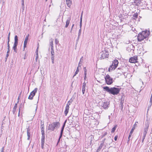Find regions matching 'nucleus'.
Instances as JSON below:
<instances>
[{
	"mask_svg": "<svg viewBox=\"0 0 152 152\" xmlns=\"http://www.w3.org/2000/svg\"><path fill=\"white\" fill-rule=\"evenodd\" d=\"M118 138V137L117 136H115L114 137V140L115 141H116Z\"/></svg>",
	"mask_w": 152,
	"mask_h": 152,
	"instance_id": "nucleus-47",
	"label": "nucleus"
},
{
	"mask_svg": "<svg viewBox=\"0 0 152 152\" xmlns=\"http://www.w3.org/2000/svg\"><path fill=\"white\" fill-rule=\"evenodd\" d=\"M134 4L137 6H145L146 4V2L145 0H135Z\"/></svg>",
	"mask_w": 152,
	"mask_h": 152,
	"instance_id": "nucleus-6",
	"label": "nucleus"
},
{
	"mask_svg": "<svg viewBox=\"0 0 152 152\" xmlns=\"http://www.w3.org/2000/svg\"><path fill=\"white\" fill-rule=\"evenodd\" d=\"M23 104H20V108H19V109H20V108H22V107H23Z\"/></svg>",
	"mask_w": 152,
	"mask_h": 152,
	"instance_id": "nucleus-48",
	"label": "nucleus"
},
{
	"mask_svg": "<svg viewBox=\"0 0 152 152\" xmlns=\"http://www.w3.org/2000/svg\"><path fill=\"white\" fill-rule=\"evenodd\" d=\"M86 84L85 82H84L83 84V86L82 87V91L83 94H84L85 91L86 89Z\"/></svg>",
	"mask_w": 152,
	"mask_h": 152,
	"instance_id": "nucleus-18",
	"label": "nucleus"
},
{
	"mask_svg": "<svg viewBox=\"0 0 152 152\" xmlns=\"http://www.w3.org/2000/svg\"><path fill=\"white\" fill-rule=\"evenodd\" d=\"M147 133H145V132H143V135H145V136H146V134H147Z\"/></svg>",
	"mask_w": 152,
	"mask_h": 152,
	"instance_id": "nucleus-53",
	"label": "nucleus"
},
{
	"mask_svg": "<svg viewBox=\"0 0 152 152\" xmlns=\"http://www.w3.org/2000/svg\"><path fill=\"white\" fill-rule=\"evenodd\" d=\"M55 43H56V45L58 44L59 42L58 40L57 39H55Z\"/></svg>",
	"mask_w": 152,
	"mask_h": 152,
	"instance_id": "nucleus-34",
	"label": "nucleus"
},
{
	"mask_svg": "<svg viewBox=\"0 0 152 152\" xmlns=\"http://www.w3.org/2000/svg\"><path fill=\"white\" fill-rule=\"evenodd\" d=\"M145 136H146L143 135L142 138H143V139H145Z\"/></svg>",
	"mask_w": 152,
	"mask_h": 152,
	"instance_id": "nucleus-55",
	"label": "nucleus"
},
{
	"mask_svg": "<svg viewBox=\"0 0 152 152\" xmlns=\"http://www.w3.org/2000/svg\"><path fill=\"white\" fill-rule=\"evenodd\" d=\"M106 83L108 85H110L113 83V79L107 74L104 77Z\"/></svg>",
	"mask_w": 152,
	"mask_h": 152,
	"instance_id": "nucleus-8",
	"label": "nucleus"
},
{
	"mask_svg": "<svg viewBox=\"0 0 152 152\" xmlns=\"http://www.w3.org/2000/svg\"><path fill=\"white\" fill-rule=\"evenodd\" d=\"M18 36L17 35H15V42L12 47L15 53H17L18 51L17 46L18 45Z\"/></svg>",
	"mask_w": 152,
	"mask_h": 152,
	"instance_id": "nucleus-7",
	"label": "nucleus"
},
{
	"mask_svg": "<svg viewBox=\"0 0 152 152\" xmlns=\"http://www.w3.org/2000/svg\"><path fill=\"white\" fill-rule=\"evenodd\" d=\"M29 36V34H28L25 37V40L24 42V45H23V51L25 50V48L26 47V45H27L28 41V39Z\"/></svg>",
	"mask_w": 152,
	"mask_h": 152,
	"instance_id": "nucleus-14",
	"label": "nucleus"
},
{
	"mask_svg": "<svg viewBox=\"0 0 152 152\" xmlns=\"http://www.w3.org/2000/svg\"><path fill=\"white\" fill-rule=\"evenodd\" d=\"M70 104V101L68 102L67 104L66 105L65 110L64 111V113L65 116H66L68 113L69 109V105Z\"/></svg>",
	"mask_w": 152,
	"mask_h": 152,
	"instance_id": "nucleus-15",
	"label": "nucleus"
},
{
	"mask_svg": "<svg viewBox=\"0 0 152 152\" xmlns=\"http://www.w3.org/2000/svg\"><path fill=\"white\" fill-rule=\"evenodd\" d=\"M16 109L13 108L12 112L14 114H15V112L16 111Z\"/></svg>",
	"mask_w": 152,
	"mask_h": 152,
	"instance_id": "nucleus-39",
	"label": "nucleus"
},
{
	"mask_svg": "<svg viewBox=\"0 0 152 152\" xmlns=\"http://www.w3.org/2000/svg\"><path fill=\"white\" fill-rule=\"evenodd\" d=\"M41 133L42 135H45V131H41Z\"/></svg>",
	"mask_w": 152,
	"mask_h": 152,
	"instance_id": "nucleus-44",
	"label": "nucleus"
},
{
	"mask_svg": "<svg viewBox=\"0 0 152 152\" xmlns=\"http://www.w3.org/2000/svg\"><path fill=\"white\" fill-rule=\"evenodd\" d=\"M81 31V28H80V29H79V33H78V38H79L80 36V35Z\"/></svg>",
	"mask_w": 152,
	"mask_h": 152,
	"instance_id": "nucleus-30",
	"label": "nucleus"
},
{
	"mask_svg": "<svg viewBox=\"0 0 152 152\" xmlns=\"http://www.w3.org/2000/svg\"><path fill=\"white\" fill-rule=\"evenodd\" d=\"M104 89L109 93L113 95H117L120 91V89L115 87L110 88L107 86L104 87Z\"/></svg>",
	"mask_w": 152,
	"mask_h": 152,
	"instance_id": "nucleus-1",
	"label": "nucleus"
},
{
	"mask_svg": "<svg viewBox=\"0 0 152 152\" xmlns=\"http://www.w3.org/2000/svg\"><path fill=\"white\" fill-rule=\"evenodd\" d=\"M4 126H3V124H2L1 126V132H2V129L3 128Z\"/></svg>",
	"mask_w": 152,
	"mask_h": 152,
	"instance_id": "nucleus-50",
	"label": "nucleus"
},
{
	"mask_svg": "<svg viewBox=\"0 0 152 152\" xmlns=\"http://www.w3.org/2000/svg\"><path fill=\"white\" fill-rule=\"evenodd\" d=\"M53 39H51L50 40V45L51 46V48H53Z\"/></svg>",
	"mask_w": 152,
	"mask_h": 152,
	"instance_id": "nucleus-22",
	"label": "nucleus"
},
{
	"mask_svg": "<svg viewBox=\"0 0 152 152\" xmlns=\"http://www.w3.org/2000/svg\"><path fill=\"white\" fill-rule=\"evenodd\" d=\"M133 133H132V132H130L129 134V137H128L129 138V137H130L131 136H132V134Z\"/></svg>",
	"mask_w": 152,
	"mask_h": 152,
	"instance_id": "nucleus-43",
	"label": "nucleus"
},
{
	"mask_svg": "<svg viewBox=\"0 0 152 152\" xmlns=\"http://www.w3.org/2000/svg\"><path fill=\"white\" fill-rule=\"evenodd\" d=\"M30 130L29 128L27 129V135L28 136L27 140H29L30 137Z\"/></svg>",
	"mask_w": 152,
	"mask_h": 152,
	"instance_id": "nucleus-20",
	"label": "nucleus"
},
{
	"mask_svg": "<svg viewBox=\"0 0 152 152\" xmlns=\"http://www.w3.org/2000/svg\"><path fill=\"white\" fill-rule=\"evenodd\" d=\"M79 67L78 66L77 68V70L75 72V73H76V74H77V73H78L79 71V69H78V68H79Z\"/></svg>",
	"mask_w": 152,
	"mask_h": 152,
	"instance_id": "nucleus-35",
	"label": "nucleus"
},
{
	"mask_svg": "<svg viewBox=\"0 0 152 152\" xmlns=\"http://www.w3.org/2000/svg\"><path fill=\"white\" fill-rule=\"evenodd\" d=\"M135 129V126H133L132 128V129L131 130L130 132H132V133H133V132H134V129Z\"/></svg>",
	"mask_w": 152,
	"mask_h": 152,
	"instance_id": "nucleus-33",
	"label": "nucleus"
},
{
	"mask_svg": "<svg viewBox=\"0 0 152 152\" xmlns=\"http://www.w3.org/2000/svg\"><path fill=\"white\" fill-rule=\"evenodd\" d=\"M82 15H81V17H80V19H81V20H82Z\"/></svg>",
	"mask_w": 152,
	"mask_h": 152,
	"instance_id": "nucleus-61",
	"label": "nucleus"
},
{
	"mask_svg": "<svg viewBox=\"0 0 152 152\" xmlns=\"http://www.w3.org/2000/svg\"><path fill=\"white\" fill-rule=\"evenodd\" d=\"M55 57V53L53 48H51V59L53 64L54 63Z\"/></svg>",
	"mask_w": 152,
	"mask_h": 152,
	"instance_id": "nucleus-12",
	"label": "nucleus"
},
{
	"mask_svg": "<svg viewBox=\"0 0 152 152\" xmlns=\"http://www.w3.org/2000/svg\"><path fill=\"white\" fill-rule=\"evenodd\" d=\"M117 125H115V126L112 129V130H111V132L112 133H113L114 132L116 129V128L117 127Z\"/></svg>",
	"mask_w": 152,
	"mask_h": 152,
	"instance_id": "nucleus-24",
	"label": "nucleus"
},
{
	"mask_svg": "<svg viewBox=\"0 0 152 152\" xmlns=\"http://www.w3.org/2000/svg\"><path fill=\"white\" fill-rule=\"evenodd\" d=\"M18 103V102H17V103H16V104H15V106H14V107H13V108H14V109H16V108H17V103Z\"/></svg>",
	"mask_w": 152,
	"mask_h": 152,
	"instance_id": "nucleus-36",
	"label": "nucleus"
},
{
	"mask_svg": "<svg viewBox=\"0 0 152 152\" xmlns=\"http://www.w3.org/2000/svg\"><path fill=\"white\" fill-rule=\"evenodd\" d=\"M10 32H9L8 35V37H10Z\"/></svg>",
	"mask_w": 152,
	"mask_h": 152,
	"instance_id": "nucleus-57",
	"label": "nucleus"
},
{
	"mask_svg": "<svg viewBox=\"0 0 152 152\" xmlns=\"http://www.w3.org/2000/svg\"><path fill=\"white\" fill-rule=\"evenodd\" d=\"M110 103L107 101L102 102L99 103V104L101 107H102L104 109H107Z\"/></svg>",
	"mask_w": 152,
	"mask_h": 152,
	"instance_id": "nucleus-9",
	"label": "nucleus"
},
{
	"mask_svg": "<svg viewBox=\"0 0 152 152\" xmlns=\"http://www.w3.org/2000/svg\"><path fill=\"white\" fill-rule=\"evenodd\" d=\"M74 25V24H73L72 25V28H71V30H70V32L71 33L72 31V29H73V26Z\"/></svg>",
	"mask_w": 152,
	"mask_h": 152,
	"instance_id": "nucleus-42",
	"label": "nucleus"
},
{
	"mask_svg": "<svg viewBox=\"0 0 152 152\" xmlns=\"http://www.w3.org/2000/svg\"><path fill=\"white\" fill-rule=\"evenodd\" d=\"M123 101L121 100V102L120 104V107H121L122 108L123 107Z\"/></svg>",
	"mask_w": 152,
	"mask_h": 152,
	"instance_id": "nucleus-29",
	"label": "nucleus"
},
{
	"mask_svg": "<svg viewBox=\"0 0 152 152\" xmlns=\"http://www.w3.org/2000/svg\"><path fill=\"white\" fill-rule=\"evenodd\" d=\"M8 53H7V55H6V57H8V56H9Z\"/></svg>",
	"mask_w": 152,
	"mask_h": 152,
	"instance_id": "nucleus-58",
	"label": "nucleus"
},
{
	"mask_svg": "<svg viewBox=\"0 0 152 152\" xmlns=\"http://www.w3.org/2000/svg\"><path fill=\"white\" fill-rule=\"evenodd\" d=\"M86 76H84V79L85 80H86Z\"/></svg>",
	"mask_w": 152,
	"mask_h": 152,
	"instance_id": "nucleus-59",
	"label": "nucleus"
},
{
	"mask_svg": "<svg viewBox=\"0 0 152 152\" xmlns=\"http://www.w3.org/2000/svg\"><path fill=\"white\" fill-rule=\"evenodd\" d=\"M109 52L107 50L102 51L100 52L99 54L100 56V58L104 59L105 58H107L109 55Z\"/></svg>",
	"mask_w": 152,
	"mask_h": 152,
	"instance_id": "nucleus-5",
	"label": "nucleus"
},
{
	"mask_svg": "<svg viewBox=\"0 0 152 152\" xmlns=\"http://www.w3.org/2000/svg\"><path fill=\"white\" fill-rule=\"evenodd\" d=\"M149 103H152V97H151V98H150V101L149 102Z\"/></svg>",
	"mask_w": 152,
	"mask_h": 152,
	"instance_id": "nucleus-49",
	"label": "nucleus"
},
{
	"mask_svg": "<svg viewBox=\"0 0 152 152\" xmlns=\"http://www.w3.org/2000/svg\"><path fill=\"white\" fill-rule=\"evenodd\" d=\"M20 109H19V111H18V116H19V115H20Z\"/></svg>",
	"mask_w": 152,
	"mask_h": 152,
	"instance_id": "nucleus-54",
	"label": "nucleus"
},
{
	"mask_svg": "<svg viewBox=\"0 0 152 152\" xmlns=\"http://www.w3.org/2000/svg\"><path fill=\"white\" fill-rule=\"evenodd\" d=\"M66 121V120L65 121V122H64V123L63 124V125L62 126V127L61 128V132H60V136H59V139L58 140V142H59L60 139L61 138V137L62 136L63 133V132L64 131V128L65 127Z\"/></svg>",
	"mask_w": 152,
	"mask_h": 152,
	"instance_id": "nucleus-13",
	"label": "nucleus"
},
{
	"mask_svg": "<svg viewBox=\"0 0 152 152\" xmlns=\"http://www.w3.org/2000/svg\"><path fill=\"white\" fill-rule=\"evenodd\" d=\"M136 125H137V124H135L133 126H135H135Z\"/></svg>",
	"mask_w": 152,
	"mask_h": 152,
	"instance_id": "nucleus-64",
	"label": "nucleus"
},
{
	"mask_svg": "<svg viewBox=\"0 0 152 152\" xmlns=\"http://www.w3.org/2000/svg\"><path fill=\"white\" fill-rule=\"evenodd\" d=\"M10 37H8V42H10Z\"/></svg>",
	"mask_w": 152,
	"mask_h": 152,
	"instance_id": "nucleus-52",
	"label": "nucleus"
},
{
	"mask_svg": "<svg viewBox=\"0 0 152 152\" xmlns=\"http://www.w3.org/2000/svg\"><path fill=\"white\" fill-rule=\"evenodd\" d=\"M146 31H142V33L138 34L137 37V40L138 41L140 42L146 38L147 35L145 34Z\"/></svg>",
	"mask_w": 152,
	"mask_h": 152,
	"instance_id": "nucleus-4",
	"label": "nucleus"
},
{
	"mask_svg": "<svg viewBox=\"0 0 152 152\" xmlns=\"http://www.w3.org/2000/svg\"><path fill=\"white\" fill-rule=\"evenodd\" d=\"M77 74H76V73L75 72V74L73 76V77H74Z\"/></svg>",
	"mask_w": 152,
	"mask_h": 152,
	"instance_id": "nucleus-60",
	"label": "nucleus"
},
{
	"mask_svg": "<svg viewBox=\"0 0 152 152\" xmlns=\"http://www.w3.org/2000/svg\"><path fill=\"white\" fill-rule=\"evenodd\" d=\"M4 147H2L1 150V152H4Z\"/></svg>",
	"mask_w": 152,
	"mask_h": 152,
	"instance_id": "nucleus-45",
	"label": "nucleus"
},
{
	"mask_svg": "<svg viewBox=\"0 0 152 152\" xmlns=\"http://www.w3.org/2000/svg\"><path fill=\"white\" fill-rule=\"evenodd\" d=\"M80 28H81L82 26V20L80 19Z\"/></svg>",
	"mask_w": 152,
	"mask_h": 152,
	"instance_id": "nucleus-37",
	"label": "nucleus"
},
{
	"mask_svg": "<svg viewBox=\"0 0 152 152\" xmlns=\"http://www.w3.org/2000/svg\"><path fill=\"white\" fill-rule=\"evenodd\" d=\"M39 44H38V45H37V50H36V58H35V59H36V61H37V59H38V48H39Z\"/></svg>",
	"mask_w": 152,
	"mask_h": 152,
	"instance_id": "nucleus-21",
	"label": "nucleus"
},
{
	"mask_svg": "<svg viewBox=\"0 0 152 152\" xmlns=\"http://www.w3.org/2000/svg\"><path fill=\"white\" fill-rule=\"evenodd\" d=\"M144 139H143V138L142 139V142H143L144 141Z\"/></svg>",
	"mask_w": 152,
	"mask_h": 152,
	"instance_id": "nucleus-62",
	"label": "nucleus"
},
{
	"mask_svg": "<svg viewBox=\"0 0 152 152\" xmlns=\"http://www.w3.org/2000/svg\"><path fill=\"white\" fill-rule=\"evenodd\" d=\"M130 140V137H129L128 138V141H127V143H128L129 141V140Z\"/></svg>",
	"mask_w": 152,
	"mask_h": 152,
	"instance_id": "nucleus-51",
	"label": "nucleus"
},
{
	"mask_svg": "<svg viewBox=\"0 0 152 152\" xmlns=\"http://www.w3.org/2000/svg\"><path fill=\"white\" fill-rule=\"evenodd\" d=\"M83 70H84V72H87V69H86V67H84L83 68Z\"/></svg>",
	"mask_w": 152,
	"mask_h": 152,
	"instance_id": "nucleus-46",
	"label": "nucleus"
},
{
	"mask_svg": "<svg viewBox=\"0 0 152 152\" xmlns=\"http://www.w3.org/2000/svg\"><path fill=\"white\" fill-rule=\"evenodd\" d=\"M45 135H42L41 138V141H45Z\"/></svg>",
	"mask_w": 152,
	"mask_h": 152,
	"instance_id": "nucleus-32",
	"label": "nucleus"
},
{
	"mask_svg": "<svg viewBox=\"0 0 152 152\" xmlns=\"http://www.w3.org/2000/svg\"><path fill=\"white\" fill-rule=\"evenodd\" d=\"M133 16L134 18H137V17L138 16L137 14V13L134 14L133 15Z\"/></svg>",
	"mask_w": 152,
	"mask_h": 152,
	"instance_id": "nucleus-38",
	"label": "nucleus"
},
{
	"mask_svg": "<svg viewBox=\"0 0 152 152\" xmlns=\"http://www.w3.org/2000/svg\"><path fill=\"white\" fill-rule=\"evenodd\" d=\"M137 56H135L130 58L129 59V61L132 63H135L138 62Z\"/></svg>",
	"mask_w": 152,
	"mask_h": 152,
	"instance_id": "nucleus-11",
	"label": "nucleus"
},
{
	"mask_svg": "<svg viewBox=\"0 0 152 152\" xmlns=\"http://www.w3.org/2000/svg\"><path fill=\"white\" fill-rule=\"evenodd\" d=\"M118 62L117 60H115L113 61L112 65L109 67L108 69V71L111 72L112 70H113L117 67Z\"/></svg>",
	"mask_w": 152,
	"mask_h": 152,
	"instance_id": "nucleus-3",
	"label": "nucleus"
},
{
	"mask_svg": "<svg viewBox=\"0 0 152 152\" xmlns=\"http://www.w3.org/2000/svg\"><path fill=\"white\" fill-rule=\"evenodd\" d=\"M105 140V139H104V140H103L102 142L101 143V144L99 146L98 149H97V152H99V151L102 149V147L104 146V143Z\"/></svg>",
	"mask_w": 152,
	"mask_h": 152,
	"instance_id": "nucleus-16",
	"label": "nucleus"
},
{
	"mask_svg": "<svg viewBox=\"0 0 152 152\" xmlns=\"http://www.w3.org/2000/svg\"><path fill=\"white\" fill-rule=\"evenodd\" d=\"M21 4L22 6V8L23 10L24 9V1H21Z\"/></svg>",
	"mask_w": 152,
	"mask_h": 152,
	"instance_id": "nucleus-27",
	"label": "nucleus"
},
{
	"mask_svg": "<svg viewBox=\"0 0 152 152\" xmlns=\"http://www.w3.org/2000/svg\"><path fill=\"white\" fill-rule=\"evenodd\" d=\"M87 75V72H84V76Z\"/></svg>",
	"mask_w": 152,
	"mask_h": 152,
	"instance_id": "nucleus-56",
	"label": "nucleus"
},
{
	"mask_svg": "<svg viewBox=\"0 0 152 152\" xmlns=\"http://www.w3.org/2000/svg\"><path fill=\"white\" fill-rule=\"evenodd\" d=\"M148 126H147L144 129V131L143 132L146 133H147V132L148 129Z\"/></svg>",
	"mask_w": 152,
	"mask_h": 152,
	"instance_id": "nucleus-25",
	"label": "nucleus"
},
{
	"mask_svg": "<svg viewBox=\"0 0 152 152\" xmlns=\"http://www.w3.org/2000/svg\"><path fill=\"white\" fill-rule=\"evenodd\" d=\"M107 133L106 132H105L104 134H103L102 135V137H104L105 135H107Z\"/></svg>",
	"mask_w": 152,
	"mask_h": 152,
	"instance_id": "nucleus-40",
	"label": "nucleus"
},
{
	"mask_svg": "<svg viewBox=\"0 0 152 152\" xmlns=\"http://www.w3.org/2000/svg\"><path fill=\"white\" fill-rule=\"evenodd\" d=\"M60 126V123L58 122H54L49 124L48 127V130L54 131L55 129H58Z\"/></svg>",
	"mask_w": 152,
	"mask_h": 152,
	"instance_id": "nucleus-2",
	"label": "nucleus"
},
{
	"mask_svg": "<svg viewBox=\"0 0 152 152\" xmlns=\"http://www.w3.org/2000/svg\"><path fill=\"white\" fill-rule=\"evenodd\" d=\"M41 131H44V125L43 124H42L41 125Z\"/></svg>",
	"mask_w": 152,
	"mask_h": 152,
	"instance_id": "nucleus-31",
	"label": "nucleus"
},
{
	"mask_svg": "<svg viewBox=\"0 0 152 152\" xmlns=\"http://www.w3.org/2000/svg\"><path fill=\"white\" fill-rule=\"evenodd\" d=\"M121 68H118V69H117V71H118V70H120Z\"/></svg>",
	"mask_w": 152,
	"mask_h": 152,
	"instance_id": "nucleus-63",
	"label": "nucleus"
},
{
	"mask_svg": "<svg viewBox=\"0 0 152 152\" xmlns=\"http://www.w3.org/2000/svg\"><path fill=\"white\" fill-rule=\"evenodd\" d=\"M66 3L67 6L70 7L72 4V0H66Z\"/></svg>",
	"mask_w": 152,
	"mask_h": 152,
	"instance_id": "nucleus-17",
	"label": "nucleus"
},
{
	"mask_svg": "<svg viewBox=\"0 0 152 152\" xmlns=\"http://www.w3.org/2000/svg\"><path fill=\"white\" fill-rule=\"evenodd\" d=\"M152 104V103L149 102V103L148 104V108H150V107H151Z\"/></svg>",
	"mask_w": 152,
	"mask_h": 152,
	"instance_id": "nucleus-41",
	"label": "nucleus"
},
{
	"mask_svg": "<svg viewBox=\"0 0 152 152\" xmlns=\"http://www.w3.org/2000/svg\"><path fill=\"white\" fill-rule=\"evenodd\" d=\"M38 89L37 88H35L30 93L28 99L32 100L33 99V97L35 95L36 93L37 92Z\"/></svg>",
	"mask_w": 152,
	"mask_h": 152,
	"instance_id": "nucleus-10",
	"label": "nucleus"
},
{
	"mask_svg": "<svg viewBox=\"0 0 152 152\" xmlns=\"http://www.w3.org/2000/svg\"><path fill=\"white\" fill-rule=\"evenodd\" d=\"M7 47H8V51H7V53H9L10 51V44L9 42H7Z\"/></svg>",
	"mask_w": 152,
	"mask_h": 152,
	"instance_id": "nucleus-28",
	"label": "nucleus"
},
{
	"mask_svg": "<svg viewBox=\"0 0 152 152\" xmlns=\"http://www.w3.org/2000/svg\"><path fill=\"white\" fill-rule=\"evenodd\" d=\"M70 20H71L70 17H69L68 18L67 20H66V25H65V27L66 28L68 27V26L69 24Z\"/></svg>",
	"mask_w": 152,
	"mask_h": 152,
	"instance_id": "nucleus-19",
	"label": "nucleus"
},
{
	"mask_svg": "<svg viewBox=\"0 0 152 152\" xmlns=\"http://www.w3.org/2000/svg\"><path fill=\"white\" fill-rule=\"evenodd\" d=\"M83 57L82 56L81 57V58L80 59V61L78 64V66H80L81 65L82 63V62L83 60Z\"/></svg>",
	"mask_w": 152,
	"mask_h": 152,
	"instance_id": "nucleus-23",
	"label": "nucleus"
},
{
	"mask_svg": "<svg viewBox=\"0 0 152 152\" xmlns=\"http://www.w3.org/2000/svg\"><path fill=\"white\" fill-rule=\"evenodd\" d=\"M45 143V141H41V146L42 149L44 148V145Z\"/></svg>",
	"mask_w": 152,
	"mask_h": 152,
	"instance_id": "nucleus-26",
	"label": "nucleus"
}]
</instances>
